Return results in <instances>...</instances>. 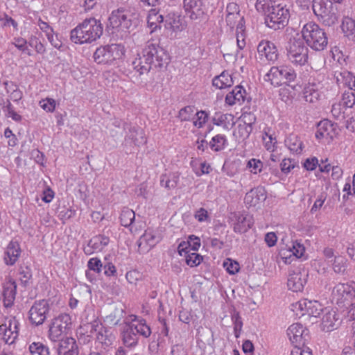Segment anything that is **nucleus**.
<instances>
[{
    "label": "nucleus",
    "mask_w": 355,
    "mask_h": 355,
    "mask_svg": "<svg viewBox=\"0 0 355 355\" xmlns=\"http://www.w3.org/2000/svg\"><path fill=\"white\" fill-rule=\"evenodd\" d=\"M255 8L266 15L265 23L270 28L279 30L288 24L290 12L285 5L272 0H257Z\"/></svg>",
    "instance_id": "1"
},
{
    "label": "nucleus",
    "mask_w": 355,
    "mask_h": 355,
    "mask_svg": "<svg viewBox=\"0 0 355 355\" xmlns=\"http://www.w3.org/2000/svg\"><path fill=\"white\" fill-rule=\"evenodd\" d=\"M103 26L100 20L87 18L70 32V40L76 44H90L101 37Z\"/></svg>",
    "instance_id": "2"
},
{
    "label": "nucleus",
    "mask_w": 355,
    "mask_h": 355,
    "mask_svg": "<svg viewBox=\"0 0 355 355\" xmlns=\"http://www.w3.org/2000/svg\"><path fill=\"white\" fill-rule=\"evenodd\" d=\"M303 40L315 51L324 50L328 44L324 31L317 24L310 21L304 25L302 30Z\"/></svg>",
    "instance_id": "3"
},
{
    "label": "nucleus",
    "mask_w": 355,
    "mask_h": 355,
    "mask_svg": "<svg viewBox=\"0 0 355 355\" xmlns=\"http://www.w3.org/2000/svg\"><path fill=\"white\" fill-rule=\"evenodd\" d=\"M132 14L128 9L121 7L112 10L109 18L107 28L111 30V33H130L132 26Z\"/></svg>",
    "instance_id": "4"
},
{
    "label": "nucleus",
    "mask_w": 355,
    "mask_h": 355,
    "mask_svg": "<svg viewBox=\"0 0 355 355\" xmlns=\"http://www.w3.org/2000/svg\"><path fill=\"white\" fill-rule=\"evenodd\" d=\"M125 54V48L119 44L101 46L95 51L93 58L98 64H112L114 61L122 58Z\"/></svg>",
    "instance_id": "5"
},
{
    "label": "nucleus",
    "mask_w": 355,
    "mask_h": 355,
    "mask_svg": "<svg viewBox=\"0 0 355 355\" xmlns=\"http://www.w3.org/2000/svg\"><path fill=\"white\" fill-rule=\"evenodd\" d=\"M142 53L149 56L150 62L155 69L166 67L169 62V56L166 51L158 43L148 41L142 50Z\"/></svg>",
    "instance_id": "6"
},
{
    "label": "nucleus",
    "mask_w": 355,
    "mask_h": 355,
    "mask_svg": "<svg viewBox=\"0 0 355 355\" xmlns=\"http://www.w3.org/2000/svg\"><path fill=\"white\" fill-rule=\"evenodd\" d=\"M49 299L35 300L28 312V319L30 324L34 327L43 324L51 310Z\"/></svg>",
    "instance_id": "7"
},
{
    "label": "nucleus",
    "mask_w": 355,
    "mask_h": 355,
    "mask_svg": "<svg viewBox=\"0 0 355 355\" xmlns=\"http://www.w3.org/2000/svg\"><path fill=\"white\" fill-rule=\"evenodd\" d=\"M297 74L295 70L288 66L272 67L266 75V80L270 81L274 86H279L295 80Z\"/></svg>",
    "instance_id": "8"
},
{
    "label": "nucleus",
    "mask_w": 355,
    "mask_h": 355,
    "mask_svg": "<svg viewBox=\"0 0 355 355\" xmlns=\"http://www.w3.org/2000/svg\"><path fill=\"white\" fill-rule=\"evenodd\" d=\"M312 8L318 19L326 25L330 26L337 21V17L331 0H313Z\"/></svg>",
    "instance_id": "9"
},
{
    "label": "nucleus",
    "mask_w": 355,
    "mask_h": 355,
    "mask_svg": "<svg viewBox=\"0 0 355 355\" xmlns=\"http://www.w3.org/2000/svg\"><path fill=\"white\" fill-rule=\"evenodd\" d=\"M288 59L294 64L304 65L307 62L309 50L301 38L292 37L287 47Z\"/></svg>",
    "instance_id": "10"
},
{
    "label": "nucleus",
    "mask_w": 355,
    "mask_h": 355,
    "mask_svg": "<svg viewBox=\"0 0 355 355\" xmlns=\"http://www.w3.org/2000/svg\"><path fill=\"white\" fill-rule=\"evenodd\" d=\"M332 301L339 306H345L355 298V282L338 283L333 288Z\"/></svg>",
    "instance_id": "11"
},
{
    "label": "nucleus",
    "mask_w": 355,
    "mask_h": 355,
    "mask_svg": "<svg viewBox=\"0 0 355 355\" xmlns=\"http://www.w3.org/2000/svg\"><path fill=\"white\" fill-rule=\"evenodd\" d=\"M71 324V316L67 313H60L52 320L49 330V338L53 342L59 341L67 334Z\"/></svg>",
    "instance_id": "12"
},
{
    "label": "nucleus",
    "mask_w": 355,
    "mask_h": 355,
    "mask_svg": "<svg viewBox=\"0 0 355 355\" xmlns=\"http://www.w3.org/2000/svg\"><path fill=\"white\" fill-rule=\"evenodd\" d=\"M207 0H183V8L186 15L191 20H201L207 15Z\"/></svg>",
    "instance_id": "13"
},
{
    "label": "nucleus",
    "mask_w": 355,
    "mask_h": 355,
    "mask_svg": "<svg viewBox=\"0 0 355 355\" xmlns=\"http://www.w3.org/2000/svg\"><path fill=\"white\" fill-rule=\"evenodd\" d=\"M90 334L94 335L98 342L105 347L111 345L114 340V336L110 329L103 325L98 320H93L90 324Z\"/></svg>",
    "instance_id": "14"
},
{
    "label": "nucleus",
    "mask_w": 355,
    "mask_h": 355,
    "mask_svg": "<svg viewBox=\"0 0 355 355\" xmlns=\"http://www.w3.org/2000/svg\"><path fill=\"white\" fill-rule=\"evenodd\" d=\"M308 270L304 267L298 266L289 272L287 285L293 292L302 291L307 282Z\"/></svg>",
    "instance_id": "15"
},
{
    "label": "nucleus",
    "mask_w": 355,
    "mask_h": 355,
    "mask_svg": "<svg viewBox=\"0 0 355 355\" xmlns=\"http://www.w3.org/2000/svg\"><path fill=\"white\" fill-rule=\"evenodd\" d=\"M162 240L157 230L148 228L137 241L138 251L140 254L148 252Z\"/></svg>",
    "instance_id": "16"
},
{
    "label": "nucleus",
    "mask_w": 355,
    "mask_h": 355,
    "mask_svg": "<svg viewBox=\"0 0 355 355\" xmlns=\"http://www.w3.org/2000/svg\"><path fill=\"white\" fill-rule=\"evenodd\" d=\"M287 336L295 345H304L310 339L309 331L300 323H294L287 329Z\"/></svg>",
    "instance_id": "17"
},
{
    "label": "nucleus",
    "mask_w": 355,
    "mask_h": 355,
    "mask_svg": "<svg viewBox=\"0 0 355 355\" xmlns=\"http://www.w3.org/2000/svg\"><path fill=\"white\" fill-rule=\"evenodd\" d=\"M230 220L232 223L234 231L239 234L245 233L254 224L252 216L239 211L232 213Z\"/></svg>",
    "instance_id": "18"
},
{
    "label": "nucleus",
    "mask_w": 355,
    "mask_h": 355,
    "mask_svg": "<svg viewBox=\"0 0 355 355\" xmlns=\"http://www.w3.org/2000/svg\"><path fill=\"white\" fill-rule=\"evenodd\" d=\"M341 315L336 310L324 308L322 317L321 327L324 331H331L338 328L341 324Z\"/></svg>",
    "instance_id": "19"
},
{
    "label": "nucleus",
    "mask_w": 355,
    "mask_h": 355,
    "mask_svg": "<svg viewBox=\"0 0 355 355\" xmlns=\"http://www.w3.org/2000/svg\"><path fill=\"white\" fill-rule=\"evenodd\" d=\"M258 56L262 62L273 63L278 58V51L275 44L269 40H261L257 46Z\"/></svg>",
    "instance_id": "20"
},
{
    "label": "nucleus",
    "mask_w": 355,
    "mask_h": 355,
    "mask_svg": "<svg viewBox=\"0 0 355 355\" xmlns=\"http://www.w3.org/2000/svg\"><path fill=\"white\" fill-rule=\"evenodd\" d=\"M295 309L301 311L302 315H308L309 316L318 317L321 312L323 313L322 305L316 300L311 301L306 299L299 301L295 304Z\"/></svg>",
    "instance_id": "21"
},
{
    "label": "nucleus",
    "mask_w": 355,
    "mask_h": 355,
    "mask_svg": "<svg viewBox=\"0 0 355 355\" xmlns=\"http://www.w3.org/2000/svg\"><path fill=\"white\" fill-rule=\"evenodd\" d=\"M337 125L328 119H324L318 124L315 137L318 139L332 140L337 135Z\"/></svg>",
    "instance_id": "22"
},
{
    "label": "nucleus",
    "mask_w": 355,
    "mask_h": 355,
    "mask_svg": "<svg viewBox=\"0 0 355 355\" xmlns=\"http://www.w3.org/2000/svg\"><path fill=\"white\" fill-rule=\"evenodd\" d=\"M126 322L135 332L137 334L139 337L141 336L144 338H148L150 336L151 329L144 319L140 318L135 315H131L126 320Z\"/></svg>",
    "instance_id": "23"
},
{
    "label": "nucleus",
    "mask_w": 355,
    "mask_h": 355,
    "mask_svg": "<svg viewBox=\"0 0 355 355\" xmlns=\"http://www.w3.org/2000/svg\"><path fill=\"white\" fill-rule=\"evenodd\" d=\"M2 298L3 305L6 308L11 307L14 304L17 293V284L15 280L9 279L2 286Z\"/></svg>",
    "instance_id": "24"
},
{
    "label": "nucleus",
    "mask_w": 355,
    "mask_h": 355,
    "mask_svg": "<svg viewBox=\"0 0 355 355\" xmlns=\"http://www.w3.org/2000/svg\"><path fill=\"white\" fill-rule=\"evenodd\" d=\"M19 322L15 318L9 319L6 322V329L3 331L1 340L8 345L14 343L19 335Z\"/></svg>",
    "instance_id": "25"
},
{
    "label": "nucleus",
    "mask_w": 355,
    "mask_h": 355,
    "mask_svg": "<svg viewBox=\"0 0 355 355\" xmlns=\"http://www.w3.org/2000/svg\"><path fill=\"white\" fill-rule=\"evenodd\" d=\"M109 242L108 236L103 234L96 235L89 241L87 247L85 248V252L88 254L101 252L108 245Z\"/></svg>",
    "instance_id": "26"
},
{
    "label": "nucleus",
    "mask_w": 355,
    "mask_h": 355,
    "mask_svg": "<svg viewBox=\"0 0 355 355\" xmlns=\"http://www.w3.org/2000/svg\"><path fill=\"white\" fill-rule=\"evenodd\" d=\"M21 250L18 242L11 241L7 245L3 260L6 265L13 266L20 257Z\"/></svg>",
    "instance_id": "27"
},
{
    "label": "nucleus",
    "mask_w": 355,
    "mask_h": 355,
    "mask_svg": "<svg viewBox=\"0 0 355 355\" xmlns=\"http://www.w3.org/2000/svg\"><path fill=\"white\" fill-rule=\"evenodd\" d=\"M59 341L58 355H78V347L74 338L68 337Z\"/></svg>",
    "instance_id": "28"
},
{
    "label": "nucleus",
    "mask_w": 355,
    "mask_h": 355,
    "mask_svg": "<svg viewBox=\"0 0 355 355\" xmlns=\"http://www.w3.org/2000/svg\"><path fill=\"white\" fill-rule=\"evenodd\" d=\"M266 198L265 189L263 187H257L252 189L245 194L244 202L250 207H254Z\"/></svg>",
    "instance_id": "29"
},
{
    "label": "nucleus",
    "mask_w": 355,
    "mask_h": 355,
    "mask_svg": "<svg viewBox=\"0 0 355 355\" xmlns=\"http://www.w3.org/2000/svg\"><path fill=\"white\" fill-rule=\"evenodd\" d=\"M129 140L135 146H140L144 145L147 142L144 130L137 126H130L129 131L125 137V141Z\"/></svg>",
    "instance_id": "30"
},
{
    "label": "nucleus",
    "mask_w": 355,
    "mask_h": 355,
    "mask_svg": "<svg viewBox=\"0 0 355 355\" xmlns=\"http://www.w3.org/2000/svg\"><path fill=\"white\" fill-rule=\"evenodd\" d=\"M149 56H146L144 53L138 54L137 57L132 61L133 69L139 73V75L148 73L150 69H155L151 64Z\"/></svg>",
    "instance_id": "31"
},
{
    "label": "nucleus",
    "mask_w": 355,
    "mask_h": 355,
    "mask_svg": "<svg viewBox=\"0 0 355 355\" xmlns=\"http://www.w3.org/2000/svg\"><path fill=\"white\" fill-rule=\"evenodd\" d=\"M200 247V239L195 235H190L187 241H182L178 246V252L180 256L191 250L197 251Z\"/></svg>",
    "instance_id": "32"
},
{
    "label": "nucleus",
    "mask_w": 355,
    "mask_h": 355,
    "mask_svg": "<svg viewBox=\"0 0 355 355\" xmlns=\"http://www.w3.org/2000/svg\"><path fill=\"white\" fill-rule=\"evenodd\" d=\"M120 222L121 225L129 228L131 233H136L137 229L135 227V213L128 207H123L120 214Z\"/></svg>",
    "instance_id": "33"
},
{
    "label": "nucleus",
    "mask_w": 355,
    "mask_h": 355,
    "mask_svg": "<svg viewBox=\"0 0 355 355\" xmlns=\"http://www.w3.org/2000/svg\"><path fill=\"white\" fill-rule=\"evenodd\" d=\"M245 89L242 86H236L232 92L226 95L225 103L229 105L236 103L241 104L245 101Z\"/></svg>",
    "instance_id": "34"
},
{
    "label": "nucleus",
    "mask_w": 355,
    "mask_h": 355,
    "mask_svg": "<svg viewBox=\"0 0 355 355\" xmlns=\"http://www.w3.org/2000/svg\"><path fill=\"white\" fill-rule=\"evenodd\" d=\"M284 143L291 153L297 155L302 153L304 145L297 135L295 134L289 135L286 138Z\"/></svg>",
    "instance_id": "35"
},
{
    "label": "nucleus",
    "mask_w": 355,
    "mask_h": 355,
    "mask_svg": "<svg viewBox=\"0 0 355 355\" xmlns=\"http://www.w3.org/2000/svg\"><path fill=\"white\" fill-rule=\"evenodd\" d=\"M147 23L148 28L150 29V33H153L161 28L162 24L164 23V17L155 9H151L147 17Z\"/></svg>",
    "instance_id": "36"
},
{
    "label": "nucleus",
    "mask_w": 355,
    "mask_h": 355,
    "mask_svg": "<svg viewBox=\"0 0 355 355\" xmlns=\"http://www.w3.org/2000/svg\"><path fill=\"white\" fill-rule=\"evenodd\" d=\"M125 327L122 333L123 343L128 347H132L137 345L139 336L125 321Z\"/></svg>",
    "instance_id": "37"
},
{
    "label": "nucleus",
    "mask_w": 355,
    "mask_h": 355,
    "mask_svg": "<svg viewBox=\"0 0 355 355\" xmlns=\"http://www.w3.org/2000/svg\"><path fill=\"white\" fill-rule=\"evenodd\" d=\"M233 84V79L227 71H223L219 76H216L212 80L213 86L220 89L230 87Z\"/></svg>",
    "instance_id": "38"
},
{
    "label": "nucleus",
    "mask_w": 355,
    "mask_h": 355,
    "mask_svg": "<svg viewBox=\"0 0 355 355\" xmlns=\"http://www.w3.org/2000/svg\"><path fill=\"white\" fill-rule=\"evenodd\" d=\"M180 174L177 172L169 174H162L160 176V185L171 190L175 189L179 182Z\"/></svg>",
    "instance_id": "39"
},
{
    "label": "nucleus",
    "mask_w": 355,
    "mask_h": 355,
    "mask_svg": "<svg viewBox=\"0 0 355 355\" xmlns=\"http://www.w3.org/2000/svg\"><path fill=\"white\" fill-rule=\"evenodd\" d=\"M228 146V141L225 135L218 134L213 137L209 142V147L214 152L223 150Z\"/></svg>",
    "instance_id": "40"
},
{
    "label": "nucleus",
    "mask_w": 355,
    "mask_h": 355,
    "mask_svg": "<svg viewBox=\"0 0 355 355\" xmlns=\"http://www.w3.org/2000/svg\"><path fill=\"white\" fill-rule=\"evenodd\" d=\"M341 28L345 36L355 42V20L349 17H344Z\"/></svg>",
    "instance_id": "41"
},
{
    "label": "nucleus",
    "mask_w": 355,
    "mask_h": 355,
    "mask_svg": "<svg viewBox=\"0 0 355 355\" xmlns=\"http://www.w3.org/2000/svg\"><path fill=\"white\" fill-rule=\"evenodd\" d=\"M304 99L310 103L317 102L320 98V92L315 84H309L303 89Z\"/></svg>",
    "instance_id": "42"
},
{
    "label": "nucleus",
    "mask_w": 355,
    "mask_h": 355,
    "mask_svg": "<svg viewBox=\"0 0 355 355\" xmlns=\"http://www.w3.org/2000/svg\"><path fill=\"white\" fill-rule=\"evenodd\" d=\"M338 83L347 86L349 89H355V76L347 70H343L336 76Z\"/></svg>",
    "instance_id": "43"
},
{
    "label": "nucleus",
    "mask_w": 355,
    "mask_h": 355,
    "mask_svg": "<svg viewBox=\"0 0 355 355\" xmlns=\"http://www.w3.org/2000/svg\"><path fill=\"white\" fill-rule=\"evenodd\" d=\"M18 276L23 286L26 287L29 285L33 276L31 267L26 264L20 265L18 269Z\"/></svg>",
    "instance_id": "44"
},
{
    "label": "nucleus",
    "mask_w": 355,
    "mask_h": 355,
    "mask_svg": "<svg viewBox=\"0 0 355 355\" xmlns=\"http://www.w3.org/2000/svg\"><path fill=\"white\" fill-rule=\"evenodd\" d=\"M31 355H51L49 346L42 342H33L28 346Z\"/></svg>",
    "instance_id": "45"
},
{
    "label": "nucleus",
    "mask_w": 355,
    "mask_h": 355,
    "mask_svg": "<svg viewBox=\"0 0 355 355\" xmlns=\"http://www.w3.org/2000/svg\"><path fill=\"white\" fill-rule=\"evenodd\" d=\"M233 118L232 114L218 112L214 116L212 121L214 125L228 128L230 121L233 120Z\"/></svg>",
    "instance_id": "46"
},
{
    "label": "nucleus",
    "mask_w": 355,
    "mask_h": 355,
    "mask_svg": "<svg viewBox=\"0 0 355 355\" xmlns=\"http://www.w3.org/2000/svg\"><path fill=\"white\" fill-rule=\"evenodd\" d=\"M231 318L234 325V334L235 337L238 338L242 331L243 320L239 313L235 310L232 313Z\"/></svg>",
    "instance_id": "47"
},
{
    "label": "nucleus",
    "mask_w": 355,
    "mask_h": 355,
    "mask_svg": "<svg viewBox=\"0 0 355 355\" xmlns=\"http://www.w3.org/2000/svg\"><path fill=\"white\" fill-rule=\"evenodd\" d=\"M87 268L88 270L86 271V276L88 279H90V271L92 270L98 274L101 273L103 264L98 258H91L87 262Z\"/></svg>",
    "instance_id": "48"
},
{
    "label": "nucleus",
    "mask_w": 355,
    "mask_h": 355,
    "mask_svg": "<svg viewBox=\"0 0 355 355\" xmlns=\"http://www.w3.org/2000/svg\"><path fill=\"white\" fill-rule=\"evenodd\" d=\"M347 260L342 256L335 257L332 263L333 270L338 274H344L347 268Z\"/></svg>",
    "instance_id": "49"
},
{
    "label": "nucleus",
    "mask_w": 355,
    "mask_h": 355,
    "mask_svg": "<svg viewBox=\"0 0 355 355\" xmlns=\"http://www.w3.org/2000/svg\"><path fill=\"white\" fill-rule=\"evenodd\" d=\"M183 256L185 257L187 264L190 267H196L203 261V257L196 252H189L187 254L183 253Z\"/></svg>",
    "instance_id": "50"
},
{
    "label": "nucleus",
    "mask_w": 355,
    "mask_h": 355,
    "mask_svg": "<svg viewBox=\"0 0 355 355\" xmlns=\"http://www.w3.org/2000/svg\"><path fill=\"white\" fill-rule=\"evenodd\" d=\"M3 111L6 112L7 117L11 118L16 122H21L22 116L15 111L13 105L10 103V100L8 99L6 101V105L3 107Z\"/></svg>",
    "instance_id": "51"
},
{
    "label": "nucleus",
    "mask_w": 355,
    "mask_h": 355,
    "mask_svg": "<svg viewBox=\"0 0 355 355\" xmlns=\"http://www.w3.org/2000/svg\"><path fill=\"white\" fill-rule=\"evenodd\" d=\"M195 112V107L187 105L180 110L178 118L180 121H189L193 119Z\"/></svg>",
    "instance_id": "52"
},
{
    "label": "nucleus",
    "mask_w": 355,
    "mask_h": 355,
    "mask_svg": "<svg viewBox=\"0 0 355 355\" xmlns=\"http://www.w3.org/2000/svg\"><path fill=\"white\" fill-rule=\"evenodd\" d=\"M340 103L346 108H351L355 105V95L354 92L349 89L343 94Z\"/></svg>",
    "instance_id": "53"
},
{
    "label": "nucleus",
    "mask_w": 355,
    "mask_h": 355,
    "mask_svg": "<svg viewBox=\"0 0 355 355\" xmlns=\"http://www.w3.org/2000/svg\"><path fill=\"white\" fill-rule=\"evenodd\" d=\"M252 130L253 127L250 125L239 124L237 128L236 134L240 139L245 141L249 138Z\"/></svg>",
    "instance_id": "54"
},
{
    "label": "nucleus",
    "mask_w": 355,
    "mask_h": 355,
    "mask_svg": "<svg viewBox=\"0 0 355 355\" xmlns=\"http://www.w3.org/2000/svg\"><path fill=\"white\" fill-rule=\"evenodd\" d=\"M28 44L30 46L34 48L37 53L44 54L46 52L44 45L35 36L31 37L28 41Z\"/></svg>",
    "instance_id": "55"
},
{
    "label": "nucleus",
    "mask_w": 355,
    "mask_h": 355,
    "mask_svg": "<svg viewBox=\"0 0 355 355\" xmlns=\"http://www.w3.org/2000/svg\"><path fill=\"white\" fill-rule=\"evenodd\" d=\"M263 166V162L257 159L252 158L248 162L247 167L250 168V172L257 174L261 172Z\"/></svg>",
    "instance_id": "56"
},
{
    "label": "nucleus",
    "mask_w": 355,
    "mask_h": 355,
    "mask_svg": "<svg viewBox=\"0 0 355 355\" xmlns=\"http://www.w3.org/2000/svg\"><path fill=\"white\" fill-rule=\"evenodd\" d=\"M196 119L193 121L194 126L202 128L207 121L209 114L204 110L198 111L196 113Z\"/></svg>",
    "instance_id": "57"
},
{
    "label": "nucleus",
    "mask_w": 355,
    "mask_h": 355,
    "mask_svg": "<svg viewBox=\"0 0 355 355\" xmlns=\"http://www.w3.org/2000/svg\"><path fill=\"white\" fill-rule=\"evenodd\" d=\"M223 266L226 268L227 272L230 275L237 273L240 269L239 263L230 259H227L224 261Z\"/></svg>",
    "instance_id": "58"
},
{
    "label": "nucleus",
    "mask_w": 355,
    "mask_h": 355,
    "mask_svg": "<svg viewBox=\"0 0 355 355\" xmlns=\"http://www.w3.org/2000/svg\"><path fill=\"white\" fill-rule=\"evenodd\" d=\"M39 105L40 107L48 112H53L56 107V102L54 99L46 98L40 101Z\"/></svg>",
    "instance_id": "59"
},
{
    "label": "nucleus",
    "mask_w": 355,
    "mask_h": 355,
    "mask_svg": "<svg viewBox=\"0 0 355 355\" xmlns=\"http://www.w3.org/2000/svg\"><path fill=\"white\" fill-rule=\"evenodd\" d=\"M12 44L16 48H17L19 51H21L22 52H26V51H27V54L28 55H31L29 50L27 49V46H26V45L28 44V41L26 40H25L24 38L21 37H15L13 39V42H12Z\"/></svg>",
    "instance_id": "60"
},
{
    "label": "nucleus",
    "mask_w": 355,
    "mask_h": 355,
    "mask_svg": "<svg viewBox=\"0 0 355 355\" xmlns=\"http://www.w3.org/2000/svg\"><path fill=\"white\" fill-rule=\"evenodd\" d=\"M295 167V162L291 159H284L280 164L281 171L284 174H288Z\"/></svg>",
    "instance_id": "61"
},
{
    "label": "nucleus",
    "mask_w": 355,
    "mask_h": 355,
    "mask_svg": "<svg viewBox=\"0 0 355 355\" xmlns=\"http://www.w3.org/2000/svg\"><path fill=\"white\" fill-rule=\"evenodd\" d=\"M241 17L239 12L227 13L225 19L227 25L229 26L230 28H233L238 21L241 19Z\"/></svg>",
    "instance_id": "62"
},
{
    "label": "nucleus",
    "mask_w": 355,
    "mask_h": 355,
    "mask_svg": "<svg viewBox=\"0 0 355 355\" xmlns=\"http://www.w3.org/2000/svg\"><path fill=\"white\" fill-rule=\"evenodd\" d=\"M291 355H312V351L305 345H295L291 350Z\"/></svg>",
    "instance_id": "63"
},
{
    "label": "nucleus",
    "mask_w": 355,
    "mask_h": 355,
    "mask_svg": "<svg viewBox=\"0 0 355 355\" xmlns=\"http://www.w3.org/2000/svg\"><path fill=\"white\" fill-rule=\"evenodd\" d=\"M125 278L130 284H136L137 281L141 278V275L138 270H132L127 272Z\"/></svg>",
    "instance_id": "64"
}]
</instances>
